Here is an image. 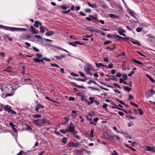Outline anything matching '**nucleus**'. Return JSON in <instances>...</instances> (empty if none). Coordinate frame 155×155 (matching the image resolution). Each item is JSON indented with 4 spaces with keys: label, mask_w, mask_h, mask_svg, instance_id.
<instances>
[{
    "label": "nucleus",
    "mask_w": 155,
    "mask_h": 155,
    "mask_svg": "<svg viewBox=\"0 0 155 155\" xmlns=\"http://www.w3.org/2000/svg\"><path fill=\"white\" fill-rule=\"evenodd\" d=\"M5 91L7 92L6 94H3L2 97L5 98L6 97L11 96L14 94V92L16 90L14 84H8L5 88Z\"/></svg>",
    "instance_id": "obj_1"
},
{
    "label": "nucleus",
    "mask_w": 155,
    "mask_h": 155,
    "mask_svg": "<svg viewBox=\"0 0 155 155\" xmlns=\"http://www.w3.org/2000/svg\"><path fill=\"white\" fill-rule=\"evenodd\" d=\"M104 137L107 140L112 142L114 141L116 139H120V138L117 135L113 134L112 135L107 132H105L104 133Z\"/></svg>",
    "instance_id": "obj_2"
},
{
    "label": "nucleus",
    "mask_w": 155,
    "mask_h": 155,
    "mask_svg": "<svg viewBox=\"0 0 155 155\" xmlns=\"http://www.w3.org/2000/svg\"><path fill=\"white\" fill-rule=\"evenodd\" d=\"M4 29L6 30H9L11 31H26L27 30L25 28H17L11 27L8 26H4Z\"/></svg>",
    "instance_id": "obj_3"
},
{
    "label": "nucleus",
    "mask_w": 155,
    "mask_h": 155,
    "mask_svg": "<svg viewBox=\"0 0 155 155\" xmlns=\"http://www.w3.org/2000/svg\"><path fill=\"white\" fill-rule=\"evenodd\" d=\"M86 67L84 68V70L87 74H88L90 76H91L92 74L90 72V71L92 69V67L88 63L86 64Z\"/></svg>",
    "instance_id": "obj_4"
},
{
    "label": "nucleus",
    "mask_w": 155,
    "mask_h": 155,
    "mask_svg": "<svg viewBox=\"0 0 155 155\" xmlns=\"http://www.w3.org/2000/svg\"><path fill=\"white\" fill-rule=\"evenodd\" d=\"M67 133H72L75 131L74 127L73 126V124L72 123H70L69 126L67 129Z\"/></svg>",
    "instance_id": "obj_5"
},
{
    "label": "nucleus",
    "mask_w": 155,
    "mask_h": 155,
    "mask_svg": "<svg viewBox=\"0 0 155 155\" xmlns=\"http://www.w3.org/2000/svg\"><path fill=\"white\" fill-rule=\"evenodd\" d=\"M41 121V120L40 119H38L37 120H32V122L38 127H40L42 126V124Z\"/></svg>",
    "instance_id": "obj_6"
},
{
    "label": "nucleus",
    "mask_w": 155,
    "mask_h": 155,
    "mask_svg": "<svg viewBox=\"0 0 155 155\" xmlns=\"http://www.w3.org/2000/svg\"><path fill=\"white\" fill-rule=\"evenodd\" d=\"M117 31L119 35L124 36H126V35L123 33L125 32V30H123L121 28H119L117 29Z\"/></svg>",
    "instance_id": "obj_7"
},
{
    "label": "nucleus",
    "mask_w": 155,
    "mask_h": 155,
    "mask_svg": "<svg viewBox=\"0 0 155 155\" xmlns=\"http://www.w3.org/2000/svg\"><path fill=\"white\" fill-rule=\"evenodd\" d=\"M68 44L74 47H76L78 45H82L83 44L79 42L78 41H75L74 42H70L68 43Z\"/></svg>",
    "instance_id": "obj_8"
},
{
    "label": "nucleus",
    "mask_w": 155,
    "mask_h": 155,
    "mask_svg": "<svg viewBox=\"0 0 155 155\" xmlns=\"http://www.w3.org/2000/svg\"><path fill=\"white\" fill-rule=\"evenodd\" d=\"M29 30L31 33L34 34H37L38 32L37 29H35L33 26H31Z\"/></svg>",
    "instance_id": "obj_9"
},
{
    "label": "nucleus",
    "mask_w": 155,
    "mask_h": 155,
    "mask_svg": "<svg viewBox=\"0 0 155 155\" xmlns=\"http://www.w3.org/2000/svg\"><path fill=\"white\" fill-rule=\"evenodd\" d=\"M69 146L71 147H74L75 148H78L80 145V143H79L71 142L70 143Z\"/></svg>",
    "instance_id": "obj_10"
},
{
    "label": "nucleus",
    "mask_w": 155,
    "mask_h": 155,
    "mask_svg": "<svg viewBox=\"0 0 155 155\" xmlns=\"http://www.w3.org/2000/svg\"><path fill=\"white\" fill-rule=\"evenodd\" d=\"M110 37L112 38V39H116L117 40H119L120 39H122V37L118 35H111Z\"/></svg>",
    "instance_id": "obj_11"
},
{
    "label": "nucleus",
    "mask_w": 155,
    "mask_h": 155,
    "mask_svg": "<svg viewBox=\"0 0 155 155\" xmlns=\"http://www.w3.org/2000/svg\"><path fill=\"white\" fill-rule=\"evenodd\" d=\"M54 57L58 60H60L63 58H65V56L62 54L60 55L59 56H55Z\"/></svg>",
    "instance_id": "obj_12"
},
{
    "label": "nucleus",
    "mask_w": 155,
    "mask_h": 155,
    "mask_svg": "<svg viewBox=\"0 0 155 155\" xmlns=\"http://www.w3.org/2000/svg\"><path fill=\"white\" fill-rule=\"evenodd\" d=\"M77 112L74 110H72L71 112V115L73 119L76 118L77 115Z\"/></svg>",
    "instance_id": "obj_13"
},
{
    "label": "nucleus",
    "mask_w": 155,
    "mask_h": 155,
    "mask_svg": "<svg viewBox=\"0 0 155 155\" xmlns=\"http://www.w3.org/2000/svg\"><path fill=\"white\" fill-rule=\"evenodd\" d=\"M95 65H96L97 67L98 68H99L100 66H102L103 67L106 68L107 69V66L104 65L103 64L101 63H95Z\"/></svg>",
    "instance_id": "obj_14"
},
{
    "label": "nucleus",
    "mask_w": 155,
    "mask_h": 155,
    "mask_svg": "<svg viewBox=\"0 0 155 155\" xmlns=\"http://www.w3.org/2000/svg\"><path fill=\"white\" fill-rule=\"evenodd\" d=\"M129 13L130 14V15L134 17V18H136V17L135 16V14L134 12L130 9L129 10Z\"/></svg>",
    "instance_id": "obj_15"
},
{
    "label": "nucleus",
    "mask_w": 155,
    "mask_h": 155,
    "mask_svg": "<svg viewBox=\"0 0 155 155\" xmlns=\"http://www.w3.org/2000/svg\"><path fill=\"white\" fill-rule=\"evenodd\" d=\"M11 109V107L8 105H5L4 107V110L5 111L9 112Z\"/></svg>",
    "instance_id": "obj_16"
},
{
    "label": "nucleus",
    "mask_w": 155,
    "mask_h": 155,
    "mask_svg": "<svg viewBox=\"0 0 155 155\" xmlns=\"http://www.w3.org/2000/svg\"><path fill=\"white\" fill-rule=\"evenodd\" d=\"M147 150L148 151H153L155 149V147H150L146 146Z\"/></svg>",
    "instance_id": "obj_17"
},
{
    "label": "nucleus",
    "mask_w": 155,
    "mask_h": 155,
    "mask_svg": "<svg viewBox=\"0 0 155 155\" xmlns=\"http://www.w3.org/2000/svg\"><path fill=\"white\" fill-rule=\"evenodd\" d=\"M39 25H41L42 24L40 22H39L38 21H36L35 22V23L34 24V26L35 28H38L39 27Z\"/></svg>",
    "instance_id": "obj_18"
},
{
    "label": "nucleus",
    "mask_w": 155,
    "mask_h": 155,
    "mask_svg": "<svg viewBox=\"0 0 155 155\" xmlns=\"http://www.w3.org/2000/svg\"><path fill=\"white\" fill-rule=\"evenodd\" d=\"M86 118H87V120L89 121L90 123L92 125H96V124L94 123V122L92 121V119L91 118H89L87 116H86Z\"/></svg>",
    "instance_id": "obj_19"
},
{
    "label": "nucleus",
    "mask_w": 155,
    "mask_h": 155,
    "mask_svg": "<svg viewBox=\"0 0 155 155\" xmlns=\"http://www.w3.org/2000/svg\"><path fill=\"white\" fill-rule=\"evenodd\" d=\"M52 47L54 48L55 49V48H57L58 49H60V50H62L66 52H68L69 53V52L67 51V50H65V49H63L61 48H60V47H58V46H54V45H52Z\"/></svg>",
    "instance_id": "obj_20"
},
{
    "label": "nucleus",
    "mask_w": 155,
    "mask_h": 155,
    "mask_svg": "<svg viewBox=\"0 0 155 155\" xmlns=\"http://www.w3.org/2000/svg\"><path fill=\"white\" fill-rule=\"evenodd\" d=\"M122 39H123L124 41H131L133 39L128 37H125L124 38L122 37Z\"/></svg>",
    "instance_id": "obj_21"
},
{
    "label": "nucleus",
    "mask_w": 155,
    "mask_h": 155,
    "mask_svg": "<svg viewBox=\"0 0 155 155\" xmlns=\"http://www.w3.org/2000/svg\"><path fill=\"white\" fill-rule=\"evenodd\" d=\"M87 3L88 4V5L90 7H91L93 8H97V5L95 3H94L92 4H91L89 2H87Z\"/></svg>",
    "instance_id": "obj_22"
},
{
    "label": "nucleus",
    "mask_w": 155,
    "mask_h": 155,
    "mask_svg": "<svg viewBox=\"0 0 155 155\" xmlns=\"http://www.w3.org/2000/svg\"><path fill=\"white\" fill-rule=\"evenodd\" d=\"M54 34L53 32L52 31H48L45 34V35L47 36H51Z\"/></svg>",
    "instance_id": "obj_23"
},
{
    "label": "nucleus",
    "mask_w": 155,
    "mask_h": 155,
    "mask_svg": "<svg viewBox=\"0 0 155 155\" xmlns=\"http://www.w3.org/2000/svg\"><path fill=\"white\" fill-rule=\"evenodd\" d=\"M131 41L132 43L133 44H134V45H137L138 46L140 45V42L138 41L137 40L133 41H132V40H131Z\"/></svg>",
    "instance_id": "obj_24"
},
{
    "label": "nucleus",
    "mask_w": 155,
    "mask_h": 155,
    "mask_svg": "<svg viewBox=\"0 0 155 155\" xmlns=\"http://www.w3.org/2000/svg\"><path fill=\"white\" fill-rule=\"evenodd\" d=\"M109 17L113 18H117L119 17V16L113 14H109Z\"/></svg>",
    "instance_id": "obj_25"
},
{
    "label": "nucleus",
    "mask_w": 155,
    "mask_h": 155,
    "mask_svg": "<svg viewBox=\"0 0 155 155\" xmlns=\"http://www.w3.org/2000/svg\"><path fill=\"white\" fill-rule=\"evenodd\" d=\"M146 76L151 81H152L153 82H154V80L152 78V77L151 76H150L149 74H146Z\"/></svg>",
    "instance_id": "obj_26"
},
{
    "label": "nucleus",
    "mask_w": 155,
    "mask_h": 155,
    "mask_svg": "<svg viewBox=\"0 0 155 155\" xmlns=\"http://www.w3.org/2000/svg\"><path fill=\"white\" fill-rule=\"evenodd\" d=\"M45 29L46 30H47V29H46L45 27H40V32L42 33H43L45 32Z\"/></svg>",
    "instance_id": "obj_27"
},
{
    "label": "nucleus",
    "mask_w": 155,
    "mask_h": 155,
    "mask_svg": "<svg viewBox=\"0 0 155 155\" xmlns=\"http://www.w3.org/2000/svg\"><path fill=\"white\" fill-rule=\"evenodd\" d=\"M89 100L90 101L91 103V104L94 103L95 100H94V97H89Z\"/></svg>",
    "instance_id": "obj_28"
},
{
    "label": "nucleus",
    "mask_w": 155,
    "mask_h": 155,
    "mask_svg": "<svg viewBox=\"0 0 155 155\" xmlns=\"http://www.w3.org/2000/svg\"><path fill=\"white\" fill-rule=\"evenodd\" d=\"M133 61L136 63L140 65H143V63L139 61L134 59H133Z\"/></svg>",
    "instance_id": "obj_29"
},
{
    "label": "nucleus",
    "mask_w": 155,
    "mask_h": 155,
    "mask_svg": "<svg viewBox=\"0 0 155 155\" xmlns=\"http://www.w3.org/2000/svg\"><path fill=\"white\" fill-rule=\"evenodd\" d=\"M67 139L66 137H63L62 140V142L64 144H65L67 143Z\"/></svg>",
    "instance_id": "obj_30"
},
{
    "label": "nucleus",
    "mask_w": 155,
    "mask_h": 155,
    "mask_svg": "<svg viewBox=\"0 0 155 155\" xmlns=\"http://www.w3.org/2000/svg\"><path fill=\"white\" fill-rule=\"evenodd\" d=\"M94 132V130L93 129H91V130L90 133V135H89V136L91 138H93V136H94V135H93Z\"/></svg>",
    "instance_id": "obj_31"
},
{
    "label": "nucleus",
    "mask_w": 155,
    "mask_h": 155,
    "mask_svg": "<svg viewBox=\"0 0 155 155\" xmlns=\"http://www.w3.org/2000/svg\"><path fill=\"white\" fill-rule=\"evenodd\" d=\"M111 77H112V78H110L109 79L114 80L115 81H117V78H116L114 76H111Z\"/></svg>",
    "instance_id": "obj_32"
},
{
    "label": "nucleus",
    "mask_w": 155,
    "mask_h": 155,
    "mask_svg": "<svg viewBox=\"0 0 155 155\" xmlns=\"http://www.w3.org/2000/svg\"><path fill=\"white\" fill-rule=\"evenodd\" d=\"M41 121L42 122V125L43 124H46L48 120L45 119H43L41 120Z\"/></svg>",
    "instance_id": "obj_33"
},
{
    "label": "nucleus",
    "mask_w": 155,
    "mask_h": 155,
    "mask_svg": "<svg viewBox=\"0 0 155 155\" xmlns=\"http://www.w3.org/2000/svg\"><path fill=\"white\" fill-rule=\"evenodd\" d=\"M41 114H35L33 116V117L35 118L41 117Z\"/></svg>",
    "instance_id": "obj_34"
},
{
    "label": "nucleus",
    "mask_w": 155,
    "mask_h": 155,
    "mask_svg": "<svg viewBox=\"0 0 155 155\" xmlns=\"http://www.w3.org/2000/svg\"><path fill=\"white\" fill-rule=\"evenodd\" d=\"M36 107H37L39 108L38 109H40V108H43L44 107L43 105L40 104H38Z\"/></svg>",
    "instance_id": "obj_35"
},
{
    "label": "nucleus",
    "mask_w": 155,
    "mask_h": 155,
    "mask_svg": "<svg viewBox=\"0 0 155 155\" xmlns=\"http://www.w3.org/2000/svg\"><path fill=\"white\" fill-rule=\"evenodd\" d=\"M67 129L65 130L61 129L60 130V132L63 134H65L66 132L67 133Z\"/></svg>",
    "instance_id": "obj_36"
},
{
    "label": "nucleus",
    "mask_w": 155,
    "mask_h": 155,
    "mask_svg": "<svg viewBox=\"0 0 155 155\" xmlns=\"http://www.w3.org/2000/svg\"><path fill=\"white\" fill-rule=\"evenodd\" d=\"M51 65L52 67H55L56 68H59V66L58 65L54 63H51Z\"/></svg>",
    "instance_id": "obj_37"
},
{
    "label": "nucleus",
    "mask_w": 155,
    "mask_h": 155,
    "mask_svg": "<svg viewBox=\"0 0 155 155\" xmlns=\"http://www.w3.org/2000/svg\"><path fill=\"white\" fill-rule=\"evenodd\" d=\"M8 112L12 114H16V112L15 111H13L11 109L9 110Z\"/></svg>",
    "instance_id": "obj_38"
},
{
    "label": "nucleus",
    "mask_w": 155,
    "mask_h": 155,
    "mask_svg": "<svg viewBox=\"0 0 155 155\" xmlns=\"http://www.w3.org/2000/svg\"><path fill=\"white\" fill-rule=\"evenodd\" d=\"M130 104L131 105L135 107H138V106L137 104H136L134 103L133 102H132V101L130 102Z\"/></svg>",
    "instance_id": "obj_39"
},
{
    "label": "nucleus",
    "mask_w": 155,
    "mask_h": 155,
    "mask_svg": "<svg viewBox=\"0 0 155 155\" xmlns=\"http://www.w3.org/2000/svg\"><path fill=\"white\" fill-rule=\"evenodd\" d=\"M36 55L37 56V58L38 59L42 58V56L40 54L36 53Z\"/></svg>",
    "instance_id": "obj_40"
},
{
    "label": "nucleus",
    "mask_w": 155,
    "mask_h": 155,
    "mask_svg": "<svg viewBox=\"0 0 155 155\" xmlns=\"http://www.w3.org/2000/svg\"><path fill=\"white\" fill-rule=\"evenodd\" d=\"M33 61L36 63H39L40 62V60L39 59H38L36 58H34L33 59Z\"/></svg>",
    "instance_id": "obj_41"
},
{
    "label": "nucleus",
    "mask_w": 155,
    "mask_h": 155,
    "mask_svg": "<svg viewBox=\"0 0 155 155\" xmlns=\"http://www.w3.org/2000/svg\"><path fill=\"white\" fill-rule=\"evenodd\" d=\"M41 59H42V60H45V61H51L50 59H49L47 58H46V57H45L44 58H42Z\"/></svg>",
    "instance_id": "obj_42"
},
{
    "label": "nucleus",
    "mask_w": 155,
    "mask_h": 155,
    "mask_svg": "<svg viewBox=\"0 0 155 155\" xmlns=\"http://www.w3.org/2000/svg\"><path fill=\"white\" fill-rule=\"evenodd\" d=\"M124 89L126 91H127L128 92H129L130 91V89L128 87H125V86L124 87Z\"/></svg>",
    "instance_id": "obj_43"
},
{
    "label": "nucleus",
    "mask_w": 155,
    "mask_h": 155,
    "mask_svg": "<svg viewBox=\"0 0 155 155\" xmlns=\"http://www.w3.org/2000/svg\"><path fill=\"white\" fill-rule=\"evenodd\" d=\"M61 9L64 10H66L67 8L66 5H61Z\"/></svg>",
    "instance_id": "obj_44"
},
{
    "label": "nucleus",
    "mask_w": 155,
    "mask_h": 155,
    "mask_svg": "<svg viewBox=\"0 0 155 155\" xmlns=\"http://www.w3.org/2000/svg\"><path fill=\"white\" fill-rule=\"evenodd\" d=\"M70 74L73 76H75L76 77H77L78 76V74H76L73 72H71V73Z\"/></svg>",
    "instance_id": "obj_45"
},
{
    "label": "nucleus",
    "mask_w": 155,
    "mask_h": 155,
    "mask_svg": "<svg viewBox=\"0 0 155 155\" xmlns=\"http://www.w3.org/2000/svg\"><path fill=\"white\" fill-rule=\"evenodd\" d=\"M70 11H71V10L69 9V10H68L67 11H63L62 12V13H63V14H66L68 13V12H70Z\"/></svg>",
    "instance_id": "obj_46"
},
{
    "label": "nucleus",
    "mask_w": 155,
    "mask_h": 155,
    "mask_svg": "<svg viewBox=\"0 0 155 155\" xmlns=\"http://www.w3.org/2000/svg\"><path fill=\"white\" fill-rule=\"evenodd\" d=\"M85 11L86 12L89 13H90L91 12V10L90 8H87L85 9Z\"/></svg>",
    "instance_id": "obj_47"
},
{
    "label": "nucleus",
    "mask_w": 155,
    "mask_h": 155,
    "mask_svg": "<svg viewBox=\"0 0 155 155\" xmlns=\"http://www.w3.org/2000/svg\"><path fill=\"white\" fill-rule=\"evenodd\" d=\"M138 111L140 115H142L143 114V111L141 109H138Z\"/></svg>",
    "instance_id": "obj_48"
},
{
    "label": "nucleus",
    "mask_w": 155,
    "mask_h": 155,
    "mask_svg": "<svg viewBox=\"0 0 155 155\" xmlns=\"http://www.w3.org/2000/svg\"><path fill=\"white\" fill-rule=\"evenodd\" d=\"M134 73V72L133 71H132L128 74V76L129 77H131Z\"/></svg>",
    "instance_id": "obj_49"
},
{
    "label": "nucleus",
    "mask_w": 155,
    "mask_h": 155,
    "mask_svg": "<svg viewBox=\"0 0 155 155\" xmlns=\"http://www.w3.org/2000/svg\"><path fill=\"white\" fill-rule=\"evenodd\" d=\"M113 129L117 133H119L120 132L117 130V128L116 127H113Z\"/></svg>",
    "instance_id": "obj_50"
},
{
    "label": "nucleus",
    "mask_w": 155,
    "mask_h": 155,
    "mask_svg": "<svg viewBox=\"0 0 155 155\" xmlns=\"http://www.w3.org/2000/svg\"><path fill=\"white\" fill-rule=\"evenodd\" d=\"M79 73L81 75V76L82 77H84L85 76L83 72L81 71H79Z\"/></svg>",
    "instance_id": "obj_51"
},
{
    "label": "nucleus",
    "mask_w": 155,
    "mask_h": 155,
    "mask_svg": "<svg viewBox=\"0 0 155 155\" xmlns=\"http://www.w3.org/2000/svg\"><path fill=\"white\" fill-rule=\"evenodd\" d=\"M33 48L34 50L36 52H38L39 51V49L35 47H33Z\"/></svg>",
    "instance_id": "obj_52"
},
{
    "label": "nucleus",
    "mask_w": 155,
    "mask_h": 155,
    "mask_svg": "<svg viewBox=\"0 0 155 155\" xmlns=\"http://www.w3.org/2000/svg\"><path fill=\"white\" fill-rule=\"evenodd\" d=\"M116 100L117 101H118L120 103L122 104L123 105H125V103L124 102H123L122 101H119L117 99Z\"/></svg>",
    "instance_id": "obj_53"
},
{
    "label": "nucleus",
    "mask_w": 155,
    "mask_h": 155,
    "mask_svg": "<svg viewBox=\"0 0 155 155\" xmlns=\"http://www.w3.org/2000/svg\"><path fill=\"white\" fill-rule=\"evenodd\" d=\"M134 124L132 122L128 123L127 124V125L128 127H131Z\"/></svg>",
    "instance_id": "obj_54"
},
{
    "label": "nucleus",
    "mask_w": 155,
    "mask_h": 155,
    "mask_svg": "<svg viewBox=\"0 0 155 155\" xmlns=\"http://www.w3.org/2000/svg\"><path fill=\"white\" fill-rule=\"evenodd\" d=\"M114 86L115 87H117L118 88H120V86L118 84L116 83H114L113 84Z\"/></svg>",
    "instance_id": "obj_55"
},
{
    "label": "nucleus",
    "mask_w": 155,
    "mask_h": 155,
    "mask_svg": "<svg viewBox=\"0 0 155 155\" xmlns=\"http://www.w3.org/2000/svg\"><path fill=\"white\" fill-rule=\"evenodd\" d=\"M53 94L54 96V97H57L58 95V93L57 92H55V91H54L53 92Z\"/></svg>",
    "instance_id": "obj_56"
},
{
    "label": "nucleus",
    "mask_w": 155,
    "mask_h": 155,
    "mask_svg": "<svg viewBox=\"0 0 155 155\" xmlns=\"http://www.w3.org/2000/svg\"><path fill=\"white\" fill-rule=\"evenodd\" d=\"M114 91L116 93H117L118 94H120L121 93V92L120 91L118 90H117L114 89Z\"/></svg>",
    "instance_id": "obj_57"
},
{
    "label": "nucleus",
    "mask_w": 155,
    "mask_h": 155,
    "mask_svg": "<svg viewBox=\"0 0 155 155\" xmlns=\"http://www.w3.org/2000/svg\"><path fill=\"white\" fill-rule=\"evenodd\" d=\"M116 76L118 78H120L121 77V75L120 73L118 72L116 74Z\"/></svg>",
    "instance_id": "obj_58"
},
{
    "label": "nucleus",
    "mask_w": 155,
    "mask_h": 155,
    "mask_svg": "<svg viewBox=\"0 0 155 155\" xmlns=\"http://www.w3.org/2000/svg\"><path fill=\"white\" fill-rule=\"evenodd\" d=\"M69 100L70 101H74L75 100V99L73 97H69Z\"/></svg>",
    "instance_id": "obj_59"
},
{
    "label": "nucleus",
    "mask_w": 155,
    "mask_h": 155,
    "mask_svg": "<svg viewBox=\"0 0 155 155\" xmlns=\"http://www.w3.org/2000/svg\"><path fill=\"white\" fill-rule=\"evenodd\" d=\"M103 61L105 62H107L108 61V58H103Z\"/></svg>",
    "instance_id": "obj_60"
},
{
    "label": "nucleus",
    "mask_w": 155,
    "mask_h": 155,
    "mask_svg": "<svg viewBox=\"0 0 155 155\" xmlns=\"http://www.w3.org/2000/svg\"><path fill=\"white\" fill-rule=\"evenodd\" d=\"M142 28H137L136 29V31L137 32H139L141 31Z\"/></svg>",
    "instance_id": "obj_61"
},
{
    "label": "nucleus",
    "mask_w": 155,
    "mask_h": 155,
    "mask_svg": "<svg viewBox=\"0 0 155 155\" xmlns=\"http://www.w3.org/2000/svg\"><path fill=\"white\" fill-rule=\"evenodd\" d=\"M11 67L10 66L8 67L6 69V71L9 72H11Z\"/></svg>",
    "instance_id": "obj_62"
},
{
    "label": "nucleus",
    "mask_w": 155,
    "mask_h": 155,
    "mask_svg": "<svg viewBox=\"0 0 155 155\" xmlns=\"http://www.w3.org/2000/svg\"><path fill=\"white\" fill-rule=\"evenodd\" d=\"M0 56L5 57V54L3 52L0 53Z\"/></svg>",
    "instance_id": "obj_63"
},
{
    "label": "nucleus",
    "mask_w": 155,
    "mask_h": 155,
    "mask_svg": "<svg viewBox=\"0 0 155 155\" xmlns=\"http://www.w3.org/2000/svg\"><path fill=\"white\" fill-rule=\"evenodd\" d=\"M118 153L115 151H114L112 153V155H117L118 154Z\"/></svg>",
    "instance_id": "obj_64"
}]
</instances>
